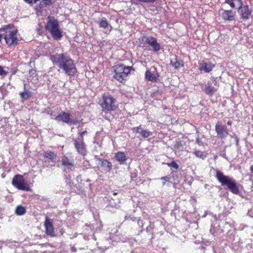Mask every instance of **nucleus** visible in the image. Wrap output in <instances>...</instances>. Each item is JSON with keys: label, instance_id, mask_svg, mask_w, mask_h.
Here are the masks:
<instances>
[{"label": "nucleus", "instance_id": "1", "mask_svg": "<svg viewBox=\"0 0 253 253\" xmlns=\"http://www.w3.org/2000/svg\"><path fill=\"white\" fill-rule=\"evenodd\" d=\"M52 62L62 69L65 74L70 77H74L77 73V69L71 58L66 53H62L51 56Z\"/></svg>", "mask_w": 253, "mask_h": 253}, {"label": "nucleus", "instance_id": "2", "mask_svg": "<svg viewBox=\"0 0 253 253\" xmlns=\"http://www.w3.org/2000/svg\"><path fill=\"white\" fill-rule=\"evenodd\" d=\"M0 31H4V39L8 46H15L18 44V39L17 35L18 30L15 28L14 25H4L0 29Z\"/></svg>", "mask_w": 253, "mask_h": 253}, {"label": "nucleus", "instance_id": "3", "mask_svg": "<svg viewBox=\"0 0 253 253\" xmlns=\"http://www.w3.org/2000/svg\"><path fill=\"white\" fill-rule=\"evenodd\" d=\"M45 29L55 40L59 41L63 37L59 21L54 16H47Z\"/></svg>", "mask_w": 253, "mask_h": 253}, {"label": "nucleus", "instance_id": "4", "mask_svg": "<svg viewBox=\"0 0 253 253\" xmlns=\"http://www.w3.org/2000/svg\"><path fill=\"white\" fill-rule=\"evenodd\" d=\"M215 177L222 186H227L233 194H239V187L233 178L225 175L222 172L218 170H216Z\"/></svg>", "mask_w": 253, "mask_h": 253}, {"label": "nucleus", "instance_id": "5", "mask_svg": "<svg viewBox=\"0 0 253 253\" xmlns=\"http://www.w3.org/2000/svg\"><path fill=\"white\" fill-rule=\"evenodd\" d=\"M113 68L115 73L113 78L120 83L125 84L132 70V67L120 64L114 66Z\"/></svg>", "mask_w": 253, "mask_h": 253}, {"label": "nucleus", "instance_id": "6", "mask_svg": "<svg viewBox=\"0 0 253 253\" xmlns=\"http://www.w3.org/2000/svg\"><path fill=\"white\" fill-rule=\"evenodd\" d=\"M100 106L103 111H113L118 108L117 100L110 94H104L102 95V102Z\"/></svg>", "mask_w": 253, "mask_h": 253}, {"label": "nucleus", "instance_id": "7", "mask_svg": "<svg viewBox=\"0 0 253 253\" xmlns=\"http://www.w3.org/2000/svg\"><path fill=\"white\" fill-rule=\"evenodd\" d=\"M12 184L17 189L26 191H31L29 184L25 181L23 175L16 174L12 178Z\"/></svg>", "mask_w": 253, "mask_h": 253}, {"label": "nucleus", "instance_id": "8", "mask_svg": "<svg viewBox=\"0 0 253 253\" xmlns=\"http://www.w3.org/2000/svg\"><path fill=\"white\" fill-rule=\"evenodd\" d=\"M215 131L218 137L221 139L226 138L229 134L227 126L225 125H222L219 121L215 124Z\"/></svg>", "mask_w": 253, "mask_h": 253}, {"label": "nucleus", "instance_id": "9", "mask_svg": "<svg viewBox=\"0 0 253 253\" xmlns=\"http://www.w3.org/2000/svg\"><path fill=\"white\" fill-rule=\"evenodd\" d=\"M71 114L64 111L60 113L55 118V120L58 122H62L63 123L69 124H72L75 125L78 122L77 121L72 120L71 119Z\"/></svg>", "mask_w": 253, "mask_h": 253}, {"label": "nucleus", "instance_id": "10", "mask_svg": "<svg viewBox=\"0 0 253 253\" xmlns=\"http://www.w3.org/2000/svg\"><path fill=\"white\" fill-rule=\"evenodd\" d=\"M218 12L221 18L225 21H232L235 20L236 12L234 11L220 8Z\"/></svg>", "mask_w": 253, "mask_h": 253}, {"label": "nucleus", "instance_id": "11", "mask_svg": "<svg viewBox=\"0 0 253 253\" xmlns=\"http://www.w3.org/2000/svg\"><path fill=\"white\" fill-rule=\"evenodd\" d=\"M61 162L62 165L68 169H72L75 167V161L71 154H67L63 156Z\"/></svg>", "mask_w": 253, "mask_h": 253}, {"label": "nucleus", "instance_id": "12", "mask_svg": "<svg viewBox=\"0 0 253 253\" xmlns=\"http://www.w3.org/2000/svg\"><path fill=\"white\" fill-rule=\"evenodd\" d=\"M154 71L148 69L145 73V79L146 80L151 82L156 83L159 80L160 75L156 68Z\"/></svg>", "mask_w": 253, "mask_h": 253}, {"label": "nucleus", "instance_id": "13", "mask_svg": "<svg viewBox=\"0 0 253 253\" xmlns=\"http://www.w3.org/2000/svg\"><path fill=\"white\" fill-rule=\"evenodd\" d=\"M214 65L213 64L209 59H204L202 61L199 63V69L200 71H204L206 73H209L211 72L213 67Z\"/></svg>", "mask_w": 253, "mask_h": 253}, {"label": "nucleus", "instance_id": "14", "mask_svg": "<svg viewBox=\"0 0 253 253\" xmlns=\"http://www.w3.org/2000/svg\"><path fill=\"white\" fill-rule=\"evenodd\" d=\"M44 225L45 230V233L51 237L55 236L52 220L51 219H49L47 216L45 217Z\"/></svg>", "mask_w": 253, "mask_h": 253}, {"label": "nucleus", "instance_id": "15", "mask_svg": "<svg viewBox=\"0 0 253 253\" xmlns=\"http://www.w3.org/2000/svg\"><path fill=\"white\" fill-rule=\"evenodd\" d=\"M42 156L44 160V162L55 163L57 161V156L56 154L50 150L43 151Z\"/></svg>", "mask_w": 253, "mask_h": 253}, {"label": "nucleus", "instance_id": "16", "mask_svg": "<svg viewBox=\"0 0 253 253\" xmlns=\"http://www.w3.org/2000/svg\"><path fill=\"white\" fill-rule=\"evenodd\" d=\"M74 145L77 152L83 156H85L86 154V147L85 144L84 140H80L78 141L76 139H74Z\"/></svg>", "mask_w": 253, "mask_h": 253}, {"label": "nucleus", "instance_id": "17", "mask_svg": "<svg viewBox=\"0 0 253 253\" xmlns=\"http://www.w3.org/2000/svg\"><path fill=\"white\" fill-rule=\"evenodd\" d=\"M146 43L152 46L153 51L157 52L160 50V44L157 42V39L152 37H148L146 38Z\"/></svg>", "mask_w": 253, "mask_h": 253}, {"label": "nucleus", "instance_id": "18", "mask_svg": "<svg viewBox=\"0 0 253 253\" xmlns=\"http://www.w3.org/2000/svg\"><path fill=\"white\" fill-rule=\"evenodd\" d=\"M240 13L241 17L244 20L249 19V16L251 14V10L249 9L248 5H241V6H237Z\"/></svg>", "mask_w": 253, "mask_h": 253}, {"label": "nucleus", "instance_id": "19", "mask_svg": "<svg viewBox=\"0 0 253 253\" xmlns=\"http://www.w3.org/2000/svg\"><path fill=\"white\" fill-rule=\"evenodd\" d=\"M134 133H139L143 138H147L152 135V132L147 129H144L141 128V125L132 128Z\"/></svg>", "mask_w": 253, "mask_h": 253}, {"label": "nucleus", "instance_id": "20", "mask_svg": "<svg viewBox=\"0 0 253 253\" xmlns=\"http://www.w3.org/2000/svg\"><path fill=\"white\" fill-rule=\"evenodd\" d=\"M114 158L120 164H124L127 160V157L125 152L122 151L116 153Z\"/></svg>", "mask_w": 253, "mask_h": 253}, {"label": "nucleus", "instance_id": "21", "mask_svg": "<svg viewBox=\"0 0 253 253\" xmlns=\"http://www.w3.org/2000/svg\"><path fill=\"white\" fill-rule=\"evenodd\" d=\"M96 160L100 162H101V166L103 168H107L109 170L112 168V163L107 159H104L100 158L97 157L96 156L95 157Z\"/></svg>", "mask_w": 253, "mask_h": 253}, {"label": "nucleus", "instance_id": "22", "mask_svg": "<svg viewBox=\"0 0 253 253\" xmlns=\"http://www.w3.org/2000/svg\"><path fill=\"white\" fill-rule=\"evenodd\" d=\"M204 91L206 94L211 96L217 91V89L208 83L205 85Z\"/></svg>", "mask_w": 253, "mask_h": 253}, {"label": "nucleus", "instance_id": "23", "mask_svg": "<svg viewBox=\"0 0 253 253\" xmlns=\"http://www.w3.org/2000/svg\"><path fill=\"white\" fill-rule=\"evenodd\" d=\"M225 2L229 4L231 8H236L243 5L241 0H225Z\"/></svg>", "mask_w": 253, "mask_h": 253}, {"label": "nucleus", "instance_id": "24", "mask_svg": "<svg viewBox=\"0 0 253 253\" xmlns=\"http://www.w3.org/2000/svg\"><path fill=\"white\" fill-rule=\"evenodd\" d=\"M170 64L176 69L184 66L183 61L181 60H178L177 56L175 57L174 61H173L172 60L170 61Z\"/></svg>", "mask_w": 253, "mask_h": 253}, {"label": "nucleus", "instance_id": "25", "mask_svg": "<svg viewBox=\"0 0 253 253\" xmlns=\"http://www.w3.org/2000/svg\"><path fill=\"white\" fill-rule=\"evenodd\" d=\"M26 212V208L22 206H18L15 209V213L18 215H24Z\"/></svg>", "mask_w": 253, "mask_h": 253}, {"label": "nucleus", "instance_id": "26", "mask_svg": "<svg viewBox=\"0 0 253 253\" xmlns=\"http://www.w3.org/2000/svg\"><path fill=\"white\" fill-rule=\"evenodd\" d=\"M19 95L21 98L27 100L32 95V93L28 90H25L24 92H20Z\"/></svg>", "mask_w": 253, "mask_h": 253}, {"label": "nucleus", "instance_id": "27", "mask_svg": "<svg viewBox=\"0 0 253 253\" xmlns=\"http://www.w3.org/2000/svg\"><path fill=\"white\" fill-rule=\"evenodd\" d=\"M46 6H47L44 5V3H42L41 0V2L35 6V10L37 12L42 13L43 11V8Z\"/></svg>", "mask_w": 253, "mask_h": 253}, {"label": "nucleus", "instance_id": "28", "mask_svg": "<svg viewBox=\"0 0 253 253\" xmlns=\"http://www.w3.org/2000/svg\"><path fill=\"white\" fill-rule=\"evenodd\" d=\"M99 25L100 27L103 28L104 29L108 28L109 25L107 19L105 17L101 19Z\"/></svg>", "mask_w": 253, "mask_h": 253}, {"label": "nucleus", "instance_id": "29", "mask_svg": "<svg viewBox=\"0 0 253 253\" xmlns=\"http://www.w3.org/2000/svg\"><path fill=\"white\" fill-rule=\"evenodd\" d=\"M4 68V67L0 65V76L4 77L8 74V71H6Z\"/></svg>", "mask_w": 253, "mask_h": 253}, {"label": "nucleus", "instance_id": "30", "mask_svg": "<svg viewBox=\"0 0 253 253\" xmlns=\"http://www.w3.org/2000/svg\"><path fill=\"white\" fill-rule=\"evenodd\" d=\"M42 2L44 3V5L47 6H50L52 5L54 2V0H41Z\"/></svg>", "mask_w": 253, "mask_h": 253}, {"label": "nucleus", "instance_id": "31", "mask_svg": "<svg viewBox=\"0 0 253 253\" xmlns=\"http://www.w3.org/2000/svg\"><path fill=\"white\" fill-rule=\"evenodd\" d=\"M167 165L169 166V167H171L175 169H178V165H177V164L174 161H172L171 163H167Z\"/></svg>", "mask_w": 253, "mask_h": 253}, {"label": "nucleus", "instance_id": "32", "mask_svg": "<svg viewBox=\"0 0 253 253\" xmlns=\"http://www.w3.org/2000/svg\"><path fill=\"white\" fill-rule=\"evenodd\" d=\"M194 154L197 157L200 158H203V153L200 150H195L194 152Z\"/></svg>", "mask_w": 253, "mask_h": 253}, {"label": "nucleus", "instance_id": "33", "mask_svg": "<svg viewBox=\"0 0 253 253\" xmlns=\"http://www.w3.org/2000/svg\"><path fill=\"white\" fill-rule=\"evenodd\" d=\"M136 1L143 3H153L157 0H136Z\"/></svg>", "mask_w": 253, "mask_h": 253}, {"label": "nucleus", "instance_id": "34", "mask_svg": "<svg viewBox=\"0 0 253 253\" xmlns=\"http://www.w3.org/2000/svg\"><path fill=\"white\" fill-rule=\"evenodd\" d=\"M37 31L40 35H42L43 34V33L42 32V26L40 24H38V26L37 28Z\"/></svg>", "mask_w": 253, "mask_h": 253}, {"label": "nucleus", "instance_id": "35", "mask_svg": "<svg viewBox=\"0 0 253 253\" xmlns=\"http://www.w3.org/2000/svg\"><path fill=\"white\" fill-rule=\"evenodd\" d=\"M161 179L162 180H164V181L163 182V185H165V184H166V182L167 181H169V177L168 176H163L161 178Z\"/></svg>", "mask_w": 253, "mask_h": 253}, {"label": "nucleus", "instance_id": "36", "mask_svg": "<svg viewBox=\"0 0 253 253\" xmlns=\"http://www.w3.org/2000/svg\"><path fill=\"white\" fill-rule=\"evenodd\" d=\"M28 4H33L37 2L39 0H24Z\"/></svg>", "mask_w": 253, "mask_h": 253}, {"label": "nucleus", "instance_id": "37", "mask_svg": "<svg viewBox=\"0 0 253 253\" xmlns=\"http://www.w3.org/2000/svg\"><path fill=\"white\" fill-rule=\"evenodd\" d=\"M85 133H87V131L86 130L83 131L80 133L81 140H84V135Z\"/></svg>", "mask_w": 253, "mask_h": 253}, {"label": "nucleus", "instance_id": "38", "mask_svg": "<svg viewBox=\"0 0 253 253\" xmlns=\"http://www.w3.org/2000/svg\"><path fill=\"white\" fill-rule=\"evenodd\" d=\"M4 31H0V41H1L2 37L4 38V34H3Z\"/></svg>", "mask_w": 253, "mask_h": 253}, {"label": "nucleus", "instance_id": "39", "mask_svg": "<svg viewBox=\"0 0 253 253\" xmlns=\"http://www.w3.org/2000/svg\"><path fill=\"white\" fill-rule=\"evenodd\" d=\"M227 124L228 126H231V125L232 124V122L231 121H229L227 122Z\"/></svg>", "mask_w": 253, "mask_h": 253}, {"label": "nucleus", "instance_id": "40", "mask_svg": "<svg viewBox=\"0 0 253 253\" xmlns=\"http://www.w3.org/2000/svg\"><path fill=\"white\" fill-rule=\"evenodd\" d=\"M250 171H251V172L252 173H253V165H252V166H251V167H250Z\"/></svg>", "mask_w": 253, "mask_h": 253}, {"label": "nucleus", "instance_id": "41", "mask_svg": "<svg viewBox=\"0 0 253 253\" xmlns=\"http://www.w3.org/2000/svg\"><path fill=\"white\" fill-rule=\"evenodd\" d=\"M48 114H50V115H52V112L51 111V113L48 112Z\"/></svg>", "mask_w": 253, "mask_h": 253}, {"label": "nucleus", "instance_id": "42", "mask_svg": "<svg viewBox=\"0 0 253 253\" xmlns=\"http://www.w3.org/2000/svg\"><path fill=\"white\" fill-rule=\"evenodd\" d=\"M113 194H114V195H116L117 194V193H114Z\"/></svg>", "mask_w": 253, "mask_h": 253}, {"label": "nucleus", "instance_id": "43", "mask_svg": "<svg viewBox=\"0 0 253 253\" xmlns=\"http://www.w3.org/2000/svg\"><path fill=\"white\" fill-rule=\"evenodd\" d=\"M110 28H111V29H110V31H111L112 29V28L111 26H110Z\"/></svg>", "mask_w": 253, "mask_h": 253}]
</instances>
